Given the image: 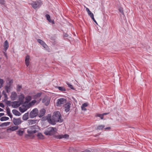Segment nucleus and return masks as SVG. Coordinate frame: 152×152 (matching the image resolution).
Returning <instances> with one entry per match:
<instances>
[{"instance_id":"nucleus-1","label":"nucleus","mask_w":152,"mask_h":152,"mask_svg":"<svg viewBox=\"0 0 152 152\" xmlns=\"http://www.w3.org/2000/svg\"><path fill=\"white\" fill-rule=\"evenodd\" d=\"M47 120L50 124L53 125L56 124V123H61L63 121L60 112L58 111L55 112L52 117L48 115Z\"/></svg>"},{"instance_id":"nucleus-2","label":"nucleus","mask_w":152,"mask_h":152,"mask_svg":"<svg viewBox=\"0 0 152 152\" xmlns=\"http://www.w3.org/2000/svg\"><path fill=\"white\" fill-rule=\"evenodd\" d=\"M56 129L55 127H50L47 128L44 132V133L47 135H51L55 133Z\"/></svg>"},{"instance_id":"nucleus-3","label":"nucleus","mask_w":152,"mask_h":152,"mask_svg":"<svg viewBox=\"0 0 152 152\" xmlns=\"http://www.w3.org/2000/svg\"><path fill=\"white\" fill-rule=\"evenodd\" d=\"M66 102V99L63 98L59 99L57 100L56 103L57 106L58 107H61L64 105Z\"/></svg>"},{"instance_id":"nucleus-4","label":"nucleus","mask_w":152,"mask_h":152,"mask_svg":"<svg viewBox=\"0 0 152 152\" xmlns=\"http://www.w3.org/2000/svg\"><path fill=\"white\" fill-rule=\"evenodd\" d=\"M39 111L37 108H35L33 109L30 113L29 117L31 118H33L38 116Z\"/></svg>"},{"instance_id":"nucleus-5","label":"nucleus","mask_w":152,"mask_h":152,"mask_svg":"<svg viewBox=\"0 0 152 152\" xmlns=\"http://www.w3.org/2000/svg\"><path fill=\"white\" fill-rule=\"evenodd\" d=\"M32 7L34 9L39 8L41 5L40 1L33 2L31 4Z\"/></svg>"},{"instance_id":"nucleus-6","label":"nucleus","mask_w":152,"mask_h":152,"mask_svg":"<svg viewBox=\"0 0 152 152\" xmlns=\"http://www.w3.org/2000/svg\"><path fill=\"white\" fill-rule=\"evenodd\" d=\"M50 99L48 97H44L42 100V102L46 106L48 105L50 102Z\"/></svg>"},{"instance_id":"nucleus-7","label":"nucleus","mask_w":152,"mask_h":152,"mask_svg":"<svg viewBox=\"0 0 152 152\" xmlns=\"http://www.w3.org/2000/svg\"><path fill=\"white\" fill-rule=\"evenodd\" d=\"M46 112V110L44 109H42L39 110L38 113V116L39 118H41L44 116Z\"/></svg>"},{"instance_id":"nucleus-8","label":"nucleus","mask_w":152,"mask_h":152,"mask_svg":"<svg viewBox=\"0 0 152 152\" xmlns=\"http://www.w3.org/2000/svg\"><path fill=\"white\" fill-rule=\"evenodd\" d=\"M69 136L67 134H65V135H55L54 136V137L56 139H62L63 138H64L65 139L68 138L69 137Z\"/></svg>"},{"instance_id":"nucleus-9","label":"nucleus","mask_w":152,"mask_h":152,"mask_svg":"<svg viewBox=\"0 0 152 152\" xmlns=\"http://www.w3.org/2000/svg\"><path fill=\"white\" fill-rule=\"evenodd\" d=\"M21 119L20 118L15 119L14 118L13 120V122L14 124L15 125L20 124L21 122Z\"/></svg>"},{"instance_id":"nucleus-10","label":"nucleus","mask_w":152,"mask_h":152,"mask_svg":"<svg viewBox=\"0 0 152 152\" xmlns=\"http://www.w3.org/2000/svg\"><path fill=\"white\" fill-rule=\"evenodd\" d=\"M64 107L65 111L66 112H68L70 110L71 103L70 102L66 103Z\"/></svg>"},{"instance_id":"nucleus-11","label":"nucleus","mask_w":152,"mask_h":152,"mask_svg":"<svg viewBox=\"0 0 152 152\" xmlns=\"http://www.w3.org/2000/svg\"><path fill=\"white\" fill-rule=\"evenodd\" d=\"M13 104L12 106L14 108H17L19 107L20 105V103L17 101L12 102Z\"/></svg>"},{"instance_id":"nucleus-12","label":"nucleus","mask_w":152,"mask_h":152,"mask_svg":"<svg viewBox=\"0 0 152 152\" xmlns=\"http://www.w3.org/2000/svg\"><path fill=\"white\" fill-rule=\"evenodd\" d=\"M37 42L40 44L44 48H46L47 45L42 40L38 39L37 40Z\"/></svg>"},{"instance_id":"nucleus-13","label":"nucleus","mask_w":152,"mask_h":152,"mask_svg":"<svg viewBox=\"0 0 152 152\" xmlns=\"http://www.w3.org/2000/svg\"><path fill=\"white\" fill-rule=\"evenodd\" d=\"M17 96V94L15 92H12L11 96V98L12 100H14L16 99Z\"/></svg>"},{"instance_id":"nucleus-14","label":"nucleus","mask_w":152,"mask_h":152,"mask_svg":"<svg viewBox=\"0 0 152 152\" xmlns=\"http://www.w3.org/2000/svg\"><path fill=\"white\" fill-rule=\"evenodd\" d=\"M18 128V126H14L13 127H11L7 129V131H13L17 130Z\"/></svg>"},{"instance_id":"nucleus-15","label":"nucleus","mask_w":152,"mask_h":152,"mask_svg":"<svg viewBox=\"0 0 152 152\" xmlns=\"http://www.w3.org/2000/svg\"><path fill=\"white\" fill-rule=\"evenodd\" d=\"M4 50L5 51H6L8 49L9 47V45L8 41L7 40L5 41L4 44Z\"/></svg>"},{"instance_id":"nucleus-16","label":"nucleus","mask_w":152,"mask_h":152,"mask_svg":"<svg viewBox=\"0 0 152 152\" xmlns=\"http://www.w3.org/2000/svg\"><path fill=\"white\" fill-rule=\"evenodd\" d=\"M29 58L30 57L28 55H27L26 57L25 61L26 63V64L27 66H28L29 64Z\"/></svg>"},{"instance_id":"nucleus-17","label":"nucleus","mask_w":152,"mask_h":152,"mask_svg":"<svg viewBox=\"0 0 152 152\" xmlns=\"http://www.w3.org/2000/svg\"><path fill=\"white\" fill-rule=\"evenodd\" d=\"M24 132V130L23 129H19L17 132V134H18L20 136H22L23 135Z\"/></svg>"},{"instance_id":"nucleus-18","label":"nucleus","mask_w":152,"mask_h":152,"mask_svg":"<svg viewBox=\"0 0 152 152\" xmlns=\"http://www.w3.org/2000/svg\"><path fill=\"white\" fill-rule=\"evenodd\" d=\"M28 113H25L23 116V119L24 120L26 121L28 119Z\"/></svg>"},{"instance_id":"nucleus-19","label":"nucleus","mask_w":152,"mask_h":152,"mask_svg":"<svg viewBox=\"0 0 152 152\" xmlns=\"http://www.w3.org/2000/svg\"><path fill=\"white\" fill-rule=\"evenodd\" d=\"M24 98V97L23 94H21L19 96V101L21 102H23Z\"/></svg>"},{"instance_id":"nucleus-20","label":"nucleus","mask_w":152,"mask_h":152,"mask_svg":"<svg viewBox=\"0 0 152 152\" xmlns=\"http://www.w3.org/2000/svg\"><path fill=\"white\" fill-rule=\"evenodd\" d=\"M10 84L6 86L5 87V89L6 92L7 93H9L10 92Z\"/></svg>"},{"instance_id":"nucleus-21","label":"nucleus","mask_w":152,"mask_h":152,"mask_svg":"<svg viewBox=\"0 0 152 152\" xmlns=\"http://www.w3.org/2000/svg\"><path fill=\"white\" fill-rule=\"evenodd\" d=\"M7 113L8 115L11 118L12 117V115L10 112V109L9 107H7L6 108Z\"/></svg>"},{"instance_id":"nucleus-22","label":"nucleus","mask_w":152,"mask_h":152,"mask_svg":"<svg viewBox=\"0 0 152 152\" xmlns=\"http://www.w3.org/2000/svg\"><path fill=\"white\" fill-rule=\"evenodd\" d=\"M13 113L16 115L19 116L20 115V113L16 110L14 109L12 110Z\"/></svg>"},{"instance_id":"nucleus-23","label":"nucleus","mask_w":152,"mask_h":152,"mask_svg":"<svg viewBox=\"0 0 152 152\" xmlns=\"http://www.w3.org/2000/svg\"><path fill=\"white\" fill-rule=\"evenodd\" d=\"M105 126L104 125H99L96 129V130H102L104 128Z\"/></svg>"},{"instance_id":"nucleus-24","label":"nucleus","mask_w":152,"mask_h":152,"mask_svg":"<svg viewBox=\"0 0 152 152\" xmlns=\"http://www.w3.org/2000/svg\"><path fill=\"white\" fill-rule=\"evenodd\" d=\"M10 122H7L2 123L0 125V126L2 127L4 126H7L9 125L10 124Z\"/></svg>"},{"instance_id":"nucleus-25","label":"nucleus","mask_w":152,"mask_h":152,"mask_svg":"<svg viewBox=\"0 0 152 152\" xmlns=\"http://www.w3.org/2000/svg\"><path fill=\"white\" fill-rule=\"evenodd\" d=\"M9 118L6 116H3L0 118V120L1 121H5L8 120Z\"/></svg>"},{"instance_id":"nucleus-26","label":"nucleus","mask_w":152,"mask_h":152,"mask_svg":"<svg viewBox=\"0 0 152 152\" xmlns=\"http://www.w3.org/2000/svg\"><path fill=\"white\" fill-rule=\"evenodd\" d=\"M45 17L47 18V19L48 20V21L50 22H51L53 23H54V22L53 21H51L50 19V16L48 14H46L45 15Z\"/></svg>"},{"instance_id":"nucleus-27","label":"nucleus","mask_w":152,"mask_h":152,"mask_svg":"<svg viewBox=\"0 0 152 152\" xmlns=\"http://www.w3.org/2000/svg\"><path fill=\"white\" fill-rule=\"evenodd\" d=\"M38 137L41 139H42L44 138V136L41 133H39L37 135Z\"/></svg>"},{"instance_id":"nucleus-28","label":"nucleus","mask_w":152,"mask_h":152,"mask_svg":"<svg viewBox=\"0 0 152 152\" xmlns=\"http://www.w3.org/2000/svg\"><path fill=\"white\" fill-rule=\"evenodd\" d=\"M7 99H6L5 100V99H4V101L6 102V103L9 106H10L11 103V102L10 101H8L7 100Z\"/></svg>"},{"instance_id":"nucleus-29","label":"nucleus","mask_w":152,"mask_h":152,"mask_svg":"<svg viewBox=\"0 0 152 152\" xmlns=\"http://www.w3.org/2000/svg\"><path fill=\"white\" fill-rule=\"evenodd\" d=\"M57 88L60 91H66L65 89L63 87L59 86Z\"/></svg>"},{"instance_id":"nucleus-30","label":"nucleus","mask_w":152,"mask_h":152,"mask_svg":"<svg viewBox=\"0 0 152 152\" xmlns=\"http://www.w3.org/2000/svg\"><path fill=\"white\" fill-rule=\"evenodd\" d=\"M2 94H3V95L4 96V98H5V99H7L8 98H7V94H6V92H5V91H3V92H2Z\"/></svg>"},{"instance_id":"nucleus-31","label":"nucleus","mask_w":152,"mask_h":152,"mask_svg":"<svg viewBox=\"0 0 152 152\" xmlns=\"http://www.w3.org/2000/svg\"><path fill=\"white\" fill-rule=\"evenodd\" d=\"M66 84H67V85L68 86V87L70 88L71 89H74V87H73V86L72 85L69 84L68 82H66Z\"/></svg>"},{"instance_id":"nucleus-32","label":"nucleus","mask_w":152,"mask_h":152,"mask_svg":"<svg viewBox=\"0 0 152 152\" xmlns=\"http://www.w3.org/2000/svg\"><path fill=\"white\" fill-rule=\"evenodd\" d=\"M20 111V112L23 113L26 111V109L25 108H22L21 107L19 108Z\"/></svg>"},{"instance_id":"nucleus-33","label":"nucleus","mask_w":152,"mask_h":152,"mask_svg":"<svg viewBox=\"0 0 152 152\" xmlns=\"http://www.w3.org/2000/svg\"><path fill=\"white\" fill-rule=\"evenodd\" d=\"M75 149L72 147H71L69 148V152H74Z\"/></svg>"},{"instance_id":"nucleus-34","label":"nucleus","mask_w":152,"mask_h":152,"mask_svg":"<svg viewBox=\"0 0 152 152\" xmlns=\"http://www.w3.org/2000/svg\"><path fill=\"white\" fill-rule=\"evenodd\" d=\"M4 83V80L3 79H0V87L1 88L2 86Z\"/></svg>"},{"instance_id":"nucleus-35","label":"nucleus","mask_w":152,"mask_h":152,"mask_svg":"<svg viewBox=\"0 0 152 152\" xmlns=\"http://www.w3.org/2000/svg\"><path fill=\"white\" fill-rule=\"evenodd\" d=\"M88 106L87 104V103H84L83 104L81 107L82 109H83V108L86 107Z\"/></svg>"},{"instance_id":"nucleus-36","label":"nucleus","mask_w":152,"mask_h":152,"mask_svg":"<svg viewBox=\"0 0 152 152\" xmlns=\"http://www.w3.org/2000/svg\"><path fill=\"white\" fill-rule=\"evenodd\" d=\"M29 124L32 125V124H34L36 123V121L33 120H30L29 121Z\"/></svg>"},{"instance_id":"nucleus-37","label":"nucleus","mask_w":152,"mask_h":152,"mask_svg":"<svg viewBox=\"0 0 152 152\" xmlns=\"http://www.w3.org/2000/svg\"><path fill=\"white\" fill-rule=\"evenodd\" d=\"M22 88V86L18 85L17 88V90L18 91H20Z\"/></svg>"},{"instance_id":"nucleus-38","label":"nucleus","mask_w":152,"mask_h":152,"mask_svg":"<svg viewBox=\"0 0 152 152\" xmlns=\"http://www.w3.org/2000/svg\"><path fill=\"white\" fill-rule=\"evenodd\" d=\"M96 116L100 117L101 119H102L103 118V115L102 114H98L96 115Z\"/></svg>"},{"instance_id":"nucleus-39","label":"nucleus","mask_w":152,"mask_h":152,"mask_svg":"<svg viewBox=\"0 0 152 152\" xmlns=\"http://www.w3.org/2000/svg\"><path fill=\"white\" fill-rule=\"evenodd\" d=\"M31 99V97L30 96H27L26 98V99L27 101H30Z\"/></svg>"},{"instance_id":"nucleus-40","label":"nucleus","mask_w":152,"mask_h":152,"mask_svg":"<svg viewBox=\"0 0 152 152\" xmlns=\"http://www.w3.org/2000/svg\"><path fill=\"white\" fill-rule=\"evenodd\" d=\"M88 14L91 18H93V17H94V15L91 12L88 13Z\"/></svg>"},{"instance_id":"nucleus-41","label":"nucleus","mask_w":152,"mask_h":152,"mask_svg":"<svg viewBox=\"0 0 152 152\" xmlns=\"http://www.w3.org/2000/svg\"><path fill=\"white\" fill-rule=\"evenodd\" d=\"M119 10L121 13L122 14H124L122 8L121 7L119 8Z\"/></svg>"},{"instance_id":"nucleus-42","label":"nucleus","mask_w":152,"mask_h":152,"mask_svg":"<svg viewBox=\"0 0 152 152\" xmlns=\"http://www.w3.org/2000/svg\"><path fill=\"white\" fill-rule=\"evenodd\" d=\"M27 133L28 134H33L32 131V130H27Z\"/></svg>"},{"instance_id":"nucleus-43","label":"nucleus","mask_w":152,"mask_h":152,"mask_svg":"<svg viewBox=\"0 0 152 152\" xmlns=\"http://www.w3.org/2000/svg\"><path fill=\"white\" fill-rule=\"evenodd\" d=\"M0 3L2 4H4L5 3L4 0H0Z\"/></svg>"},{"instance_id":"nucleus-44","label":"nucleus","mask_w":152,"mask_h":152,"mask_svg":"<svg viewBox=\"0 0 152 152\" xmlns=\"http://www.w3.org/2000/svg\"><path fill=\"white\" fill-rule=\"evenodd\" d=\"M0 107L4 108V105L3 103L0 102Z\"/></svg>"},{"instance_id":"nucleus-45","label":"nucleus","mask_w":152,"mask_h":152,"mask_svg":"<svg viewBox=\"0 0 152 152\" xmlns=\"http://www.w3.org/2000/svg\"><path fill=\"white\" fill-rule=\"evenodd\" d=\"M86 10L88 14L91 12L90 11L88 8H86Z\"/></svg>"},{"instance_id":"nucleus-46","label":"nucleus","mask_w":152,"mask_h":152,"mask_svg":"<svg viewBox=\"0 0 152 152\" xmlns=\"http://www.w3.org/2000/svg\"><path fill=\"white\" fill-rule=\"evenodd\" d=\"M86 10L88 14L91 12L90 11L88 8H86Z\"/></svg>"},{"instance_id":"nucleus-47","label":"nucleus","mask_w":152,"mask_h":152,"mask_svg":"<svg viewBox=\"0 0 152 152\" xmlns=\"http://www.w3.org/2000/svg\"><path fill=\"white\" fill-rule=\"evenodd\" d=\"M105 130H109L110 129V127H107L104 128Z\"/></svg>"},{"instance_id":"nucleus-48","label":"nucleus","mask_w":152,"mask_h":152,"mask_svg":"<svg viewBox=\"0 0 152 152\" xmlns=\"http://www.w3.org/2000/svg\"><path fill=\"white\" fill-rule=\"evenodd\" d=\"M91 19L93 20L97 24V22H96V20H95L94 18V17H93V18H91Z\"/></svg>"},{"instance_id":"nucleus-49","label":"nucleus","mask_w":152,"mask_h":152,"mask_svg":"<svg viewBox=\"0 0 152 152\" xmlns=\"http://www.w3.org/2000/svg\"><path fill=\"white\" fill-rule=\"evenodd\" d=\"M109 114V113L108 112V113H103L102 114V115H103V116H104V115H107V114Z\"/></svg>"},{"instance_id":"nucleus-50","label":"nucleus","mask_w":152,"mask_h":152,"mask_svg":"<svg viewBox=\"0 0 152 152\" xmlns=\"http://www.w3.org/2000/svg\"><path fill=\"white\" fill-rule=\"evenodd\" d=\"M4 115V113H0V117Z\"/></svg>"},{"instance_id":"nucleus-51","label":"nucleus","mask_w":152,"mask_h":152,"mask_svg":"<svg viewBox=\"0 0 152 152\" xmlns=\"http://www.w3.org/2000/svg\"><path fill=\"white\" fill-rule=\"evenodd\" d=\"M32 132H33V134L37 132V131L36 130H35L32 131Z\"/></svg>"},{"instance_id":"nucleus-52","label":"nucleus","mask_w":152,"mask_h":152,"mask_svg":"<svg viewBox=\"0 0 152 152\" xmlns=\"http://www.w3.org/2000/svg\"><path fill=\"white\" fill-rule=\"evenodd\" d=\"M41 95V94L40 93H38L37 94V96H40Z\"/></svg>"},{"instance_id":"nucleus-53","label":"nucleus","mask_w":152,"mask_h":152,"mask_svg":"<svg viewBox=\"0 0 152 152\" xmlns=\"http://www.w3.org/2000/svg\"><path fill=\"white\" fill-rule=\"evenodd\" d=\"M64 36L65 37H67L68 36V34H65L64 35Z\"/></svg>"},{"instance_id":"nucleus-54","label":"nucleus","mask_w":152,"mask_h":152,"mask_svg":"<svg viewBox=\"0 0 152 152\" xmlns=\"http://www.w3.org/2000/svg\"><path fill=\"white\" fill-rule=\"evenodd\" d=\"M36 102V101L35 100L32 101L31 102L32 103H34Z\"/></svg>"},{"instance_id":"nucleus-55","label":"nucleus","mask_w":152,"mask_h":152,"mask_svg":"<svg viewBox=\"0 0 152 152\" xmlns=\"http://www.w3.org/2000/svg\"><path fill=\"white\" fill-rule=\"evenodd\" d=\"M36 126H31V128L32 129V128H35V127H36Z\"/></svg>"},{"instance_id":"nucleus-56","label":"nucleus","mask_w":152,"mask_h":152,"mask_svg":"<svg viewBox=\"0 0 152 152\" xmlns=\"http://www.w3.org/2000/svg\"><path fill=\"white\" fill-rule=\"evenodd\" d=\"M4 110L0 108V111H3Z\"/></svg>"},{"instance_id":"nucleus-57","label":"nucleus","mask_w":152,"mask_h":152,"mask_svg":"<svg viewBox=\"0 0 152 152\" xmlns=\"http://www.w3.org/2000/svg\"><path fill=\"white\" fill-rule=\"evenodd\" d=\"M82 110H84V111H86V109L85 107L83 108V109H82Z\"/></svg>"},{"instance_id":"nucleus-58","label":"nucleus","mask_w":152,"mask_h":152,"mask_svg":"<svg viewBox=\"0 0 152 152\" xmlns=\"http://www.w3.org/2000/svg\"><path fill=\"white\" fill-rule=\"evenodd\" d=\"M12 82V80H10V82H9V83H11Z\"/></svg>"}]
</instances>
